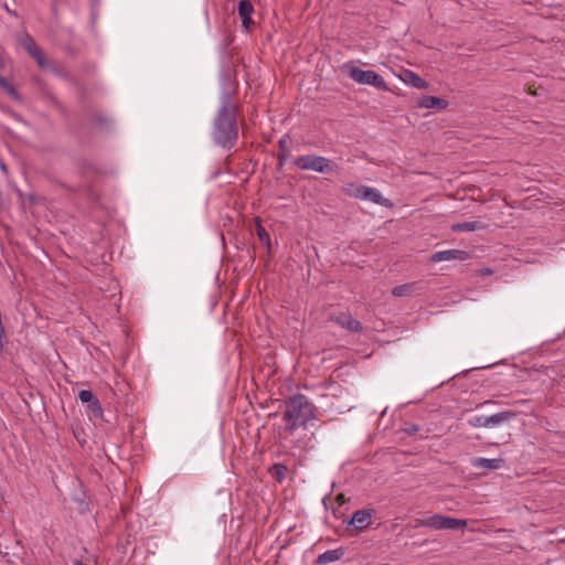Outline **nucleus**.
I'll return each instance as SVG.
<instances>
[{"instance_id": "5701e85b", "label": "nucleus", "mask_w": 565, "mask_h": 565, "mask_svg": "<svg viewBox=\"0 0 565 565\" xmlns=\"http://www.w3.org/2000/svg\"><path fill=\"white\" fill-rule=\"evenodd\" d=\"M279 147L284 150L287 148V140L285 138L279 140Z\"/></svg>"}, {"instance_id": "4be33fe9", "label": "nucleus", "mask_w": 565, "mask_h": 565, "mask_svg": "<svg viewBox=\"0 0 565 565\" xmlns=\"http://www.w3.org/2000/svg\"><path fill=\"white\" fill-rule=\"evenodd\" d=\"M469 424L473 427H488L487 416H475L469 419Z\"/></svg>"}, {"instance_id": "a211bd4d", "label": "nucleus", "mask_w": 565, "mask_h": 565, "mask_svg": "<svg viewBox=\"0 0 565 565\" xmlns=\"http://www.w3.org/2000/svg\"><path fill=\"white\" fill-rule=\"evenodd\" d=\"M256 234L260 241V243L266 246L267 248H270V235L269 233L264 228V226L260 224V221L256 218Z\"/></svg>"}, {"instance_id": "a878e982", "label": "nucleus", "mask_w": 565, "mask_h": 565, "mask_svg": "<svg viewBox=\"0 0 565 565\" xmlns=\"http://www.w3.org/2000/svg\"><path fill=\"white\" fill-rule=\"evenodd\" d=\"M337 499L340 501V500H343L344 497H343V494H339Z\"/></svg>"}, {"instance_id": "b1692460", "label": "nucleus", "mask_w": 565, "mask_h": 565, "mask_svg": "<svg viewBox=\"0 0 565 565\" xmlns=\"http://www.w3.org/2000/svg\"><path fill=\"white\" fill-rule=\"evenodd\" d=\"M4 67V58L2 54L0 53V68Z\"/></svg>"}, {"instance_id": "6e6552de", "label": "nucleus", "mask_w": 565, "mask_h": 565, "mask_svg": "<svg viewBox=\"0 0 565 565\" xmlns=\"http://www.w3.org/2000/svg\"><path fill=\"white\" fill-rule=\"evenodd\" d=\"M237 12L242 20L243 28L248 31L254 23L252 19L254 13V7L252 2L249 0H241L238 2Z\"/></svg>"}, {"instance_id": "f03ea898", "label": "nucleus", "mask_w": 565, "mask_h": 565, "mask_svg": "<svg viewBox=\"0 0 565 565\" xmlns=\"http://www.w3.org/2000/svg\"><path fill=\"white\" fill-rule=\"evenodd\" d=\"M315 417V405L305 395L298 394L287 402L282 420L285 423V429L294 431L298 427L305 426Z\"/></svg>"}, {"instance_id": "0eeeda50", "label": "nucleus", "mask_w": 565, "mask_h": 565, "mask_svg": "<svg viewBox=\"0 0 565 565\" xmlns=\"http://www.w3.org/2000/svg\"><path fill=\"white\" fill-rule=\"evenodd\" d=\"M393 74L396 75L402 82L405 84L419 88L425 89L428 87V83L425 82L423 78H420L417 74L409 70H401L399 72L393 71Z\"/></svg>"}, {"instance_id": "393cba45", "label": "nucleus", "mask_w": 565, "mask_h": 565, "mask_svg": "<svg viewBox=\"0 0 565 565\" xmlns=\"http://www.w3.org/2000/svg\"><path fill=\"white\" fill-rule=\"evenodd\" d=\"M275 468L278 470V475H281V470L285 469L281 465H277Z\"/></svg>"}, {"instance_id": "f3484780", "label": "nucleus", "mask_w": 565, "mask_h": 565, "mask_svg": "<svg viewBox=\"0 0 565 565\" xmlns=\"http://www.w3.org/2000/svg\"><path fill=\"white\" fill-rule=\"evenodd\" d=\"M513 416H514V414L512 412H501V413L493 414L491 416H487L488 427L498 426L501 423L509 420Z\"/></svg>"}, {"instance_id": "f8f14e48", "label": "nucleus", "mask_w": 565, "mask_h": 565, "mask_svg": "<svg viewBox=\"0 0 565 565\" xmlns=\"http://www.w3.org/2000/svg\"><path fill=\"white\" fill-rule=\"evenodd\" d=\"M417 104L420 108H426V109H433V108L445 109L448 106L447 100L439 98V97H435V96H422L420 98H418Z\"/></svg>"}, {"instance_id": "1a4fd4ad", "label": "nucleus", "mask_w": 565, "mask_h": 565, "mask_svg": "<svg viewBox=\"0 0 565 565\" xmlns=\"http://www.w3.org/2000/svg\"><path fill=\"white\" fill-rule=\"evenodd\" d=\"M504 465V460L501 458H482L477 457L471 459V466L479 469H487V470H497L502 468Z\"/></svg>"}, {"instance_id": "ddd939ff", "label": "nucleus", "mask_w": 565, "mask_h": 565, "mask_svg": "<svg viewBox=\"0 0 565 565\" xmlns=\"http://www.w3.org/2000/svg\"><path fill=\"white\" fill-rule=\"evenodd\" d=\"M371 523V513L365 510L356 511L350 521V524L353 525L358 530H363L367 527Z\"/></svg>"}, {"instance_id": "6ab92c4d", "label": "nucleus", "mask_w": 565, "mask_h": 565, "mask_svg": "<svg viewBox=\"0 0 565 565\" xmlns=\"http://www.w3.org/2000/svg\"><path fill=\"white\" fill-rule=\"evenodd\" d=\"M415 289H416L415 284H405V285L395 287L392 290V294L396 297H404V296L412 295L415 291Z\"/></svg>"}, {"instance_id": "2eb2a0df", "label": "nucleus", "mask_w": 565, "mask_h": 565, "mask_svg": "<svg viewBox=\"0 0 565 565\" xmlns=\"http://www.w3.org/2000/svg\"><path fill=\"white\" fill-rule=\"evenodd\" d=\"M355 196L361 200H366L374 203H380L382 199L381 194L375 189L367 186L358 188L355 191Z\"/></svg>"}, {"instance_id": "9b49d317", "label": "nucleus", "mask_w": 565, "mask_h": 565, "mask_svg": "<svg viewBox=\"0 0 565 565\" xmlns=\"http://www.w3.org/2000/svg\"><path fill=\"white\" fill-rule=\"evenodd\" d=\"M332 320L349 331H359L361 329L360 321L347 312H340L339 315L332 317Z\"/></svg>"}, {"instance_id": "9d476101", "label": "nucleus", "mask_w": 565, "mask_h": 565, "mask_svg": "<svg viewBox=\"0 0 565 565\" xmlns=\"http://www.w3.org/2000/svg\"><path fill=\"white\" fill-rule=\"evenodd\" d=\"M23 47L28 51V53L38 62L41 67L46 65L45 57L41 51V49L36 45L34 40L31 36H26L23 42Z\"/></svg>"}, {"instance_id": "f257e3e1", "label": "nucleus", "mask_w": 565, "mask_h": 565, "mask_svg": "<svg viewBox=\"0 0 565 565\" xmlns=\"http://www.w3.org/2000/svg\"><path fill=\"white\" fill-rule=\"evenodd\" d=\"M237 109L226 97L214 121V139L224 148H231L237 139Z\"/></svg>"}, {"instance_id": "7ed1b4c3", "label": "nucleus", "mask_w": 565, "mask_h": 565, "mask_svg": "<svg viewBox=\"0 0 565 565\" xmlns=\"http://www.w3.org/2000/svg\"><path fill=\"white\" fill-rule=\"evenodd\" d=\"M467 525L466 520L444 516L440 514L424 515L414 520V526H425L431 530H458Z\"/></svg>"}, {"instance_id": "39448f33", "label": "nucleus", "mask_w": 565, "mask_h": 565, "mask_svg": "<svg viewBox=\"0 0 565 565\" xmlns=\"http://www.w3.org/2000/svg\"><path fill=\"white\" fill-rule=\"evenodd\" d=\"M344 70L359 84H367L377 88L386 87L384 78L373 71H364L354 65H344Z\"/></svg>"}, {"instance_id": "20e7f679", "label": "nucleus", "mask_w": 565, "mask_h": 565, "mask_svg": "<svg viewBox=\"0 0 565 565\" xmlns=\"http://www.w3.org/2000/svg\"><path fill=\"white\" fill-rule=\"evenodd\" d=\"M296 168L300 170H311L319 173H332L338 166L330 159L316 154L299 156L294 160Z\"/></svg>"}, {"instance_id": "423d86ee", "label": "nucleus", "mask_w": 565, "mask_h": 565, "mask_svg": "<svg viewBox=\"0 0 565 565\" xmlns=\"http://www.w3.org/2000/svg\"><path fill=\"white\" fill-rule=\"evenodd\" d=\"M469 258V253L460 249H446L434 253L430 256V262L433 263H441V262H451V260H467Z\"/></svg>"}, {"instance_id": "dca6fc26", "label": "nucleus", "mask_w": 565, "mask_h": 565, "mask_svg": "<svg viewBox=\"0 0 565 565\" xmlns=\"http://www.w3.org/2000/svg\"><path fill=\"white\" fill-rule=\"evenodd\" d=\"M343 551L338 550H329L322 554H320L317 558V563L320 565H326L335 561H339L343 556Z\"/></svg>"}, {"instance_id": "aec40b11", "label": "nucleus", "mask_w": 565, "mask_h": 565, "mask_svg": "<svg viewBox=\"0 0 565 565\" xmlns=\"http://www.w3.org/2000/svg\"><path fill=\"white\" fill-rule=\"evenodd\" d=\"M479 227L478 222H463L452 225L455 232H472Z\"/></svg>"}, {"instance_id": "412c9836", "label": "nucleus", "mask_w": 565, "mask_h": 565, "mask_svg": "<svg viewBox=\"0 0 565 565\" xmlns=\"http://www.w3.org/2000/svg\"><path fill=\"white\" fill-rule=\"evenodd\" d=\"M0 87L6 90L10 96L17 98L18 93L12 86V84L3 76L0 75Z\"/></svg>"}, {"instance_id": "4468645a", "label": "nucleus", "mask_w": 565, "mask_h": 565, "mask_svg": "<svg viewBox=\"0 0 565 565\" xmlns=\"http://www.w3.org/2000/svg\"><path fill=\"white\" fill-rule=\"evenodd\" d=\"M82 403H87L92 412H102V406L97 397L89 390H82L78 393Z\"/></svg>"}]
</instances>
